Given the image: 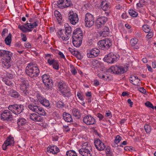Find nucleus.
<instances>
[{"label":"nucleus","mask_w":156,"mask_h":156,"mask_svg":"<svg viewBox=\"0 0 156 156\" xmlns=\"http://www.w3.org/2000/svg\"><path fill=\"white\" fill-rule=\"evenodd\" d=\"M57 6L61 9L67 8L72 5L70 0H59L57 2Z\"/></svg>","instance_id":"nucleus-11"},{"label":"nucleus","mask_w":156,"mask_h":156,"mask_svg":"<svg viewBox=\"0 0 156 156\" xmlns=\"http://www.w3.org/2000/svg\"><path fill=\"white\" fill-rule=\"evenodd\" d=\"M13 77V74L11 73V72H6L4 78H7L12 79Z\"/></svg>","instance_id":"nucleus-47"},{"label":"nucleus","mask_w":156,"mask_h":156,"mask_svg":"<svg viewBox=\"0 0 156 156\" xmlns=\"http://www.w3.org/2000/svg\"><path fill=\"white\" fill-rule=\"evenodd\" d=\"M107 18L105 17H101L98 18L96 21V26L99 28H100L101 25H104L107 21Z\"/></svg>","instance_id":"nucleus-23"},{"label":"nucleus","mask_w":156,"mask_h":156,"mask_svg":"<svg viewBox=\"0 0 156 156\" xmlns=\"http://www.w3.org/2000/svg\"><path fill=\"white\" fill-rule=\"evenodd\" d=\"M118 59V57L112 53H110L107 55H105L103 58V60L108 63L112 64L116 62Z\"/></svg>","instance_id":"nucleus-10"},{"label":"nucleus","mask_w":156,"mask_h":156,"mask_svg":"<svg viewBox=\"0 0 156 156\" xmlns=\"http://www.w3.org/2000/svg\"><path fill=\"white\" fill-rule=\"evenodd\" d=\"M58 55L60 56V58H63L65 60H66V59L65 57L63 54L60 51H59L58 53Z\"/></svg>","instance_id":"nucleus-59"},{"label":"nucleus","mask_w":156,"mask_h":156,"mask_svg":"<svg viewBox=\"0 0 156 156\" xmlns=\"http://www.w3.org/2000/svg\"><path fill=\"white\" fill-rule=\"evenodd\" d=\"M75 35H77V36L80 37V35L83 37V33L82 31L81 30L80 28H76L73 34L72 37H74Z\"/></svg>","instance_id":"nucleus-33"},{"label":"nucleus","mask_w":156,"mask_h":156,"mask_svg":"<svg viewBox=\"0 0 156 156\" xmlns=\"http://www.w3.org/2000/svg\"><path fill=\"white\" fill-rule=\"evenodd\" d=\"M127 70V67L126 68L122 66H112L109 69V71L113 73L119 74L124 73Z\"/></svg>","instance_id":"nucleus-8"},{"label":"nucleus","mask_w":156,"mask_h":156,"mask_svg":"<svg viewBox=\"0 0 156 156\" xmlns=\"http://www.w3.org/2000/svg\"><path fill=\"white\" fill-rule=\"evenodd\" d=\"M2 80L5 84L8 86H12L13 85L12 79L2 77Z\"/></svg>","instance_id":"nucleus-32"},{"label":"nucleus","mask_w":156,"mask_h":156,"mask_svg":"<svg viewBox=\"0 0 156 156\" xmlns=\"http://www.w3.org/2000/svg\"><path fill=\"white\" fill-rule=\"evenodd\" d=\"M20 85V88L23 94L25 96L28 95L29 94V92L27 89V85Z\"/></svg>","instance_id":"nucleus-28"},{"label":"nucleus","mask_w":156,"mask_h":156,"mask_svg":"<svg viewBox=\"0 0 156 156\" xmlns=\"http://www.w3.org/2000/svg\"><path fill=\"white\" fill-rule=\"evenodd\" d=\"M72 37V42L74 46L76 47H79L82 44L83 37L80 35V37H77V35H75Z\"/></svg>","instance_id":"nucleus-17"},{"label":"nucleus","mask_w":156,"mask_h":156,"mask_svg":"<svg viewBox=\"0 0 156 156\" xmlns=\"http://www.w3.org/2000/svg\"><path fill=\"white\" fill-rule=\"evenodd\" d=\"M57 107L58 108H62L64 107V104L62 101H58L56 103Z\"/></svg>","instance_id":"nucleus-49"},{"label":"nucleus","mask_w":156,"mask_h":156,"mask_svg":"<svg viewBox=\"0 0 156 156\" xmlns=\"http://www.w3.org/2000/svg\"><path fill=\"white\" fill-rule=\"evenodd\" d=\"M25 73L27 76L31 78L38 76L40 73V70L37 65L33 62L28 64L25 69Z\"/></svg>","instance_id":"nucleus-1"},{"label":"nucleus","mask_w":156,"mask_h":156,"mask_svg":"<svg viewBox=\"0 0 156 156\" xmlns=\"http://www.w3.org/2000/svg\"><path fill=\"white\" fill-rule=\"evenodd\" d=\"M148 33V34L146 36V38L147 40L152 38L154 36V33L152 31H151Z\"/></svg>","instance_id":"nucleus-51"},{"label":"nucleus","mask_w":156,"mask_h":156,"mask_svg":"<svg viewBox=\"0 0 156 156\" xmlns=\"http://www.w3.org/2000/svg\"><path fill=\"white\" fill-rule=\"evenodd\" d=\"M5 142L9 146H13L14 144V138L12 137H9Z\"/></svg>","instance_id":"nucleus-40"},{"label":"nucleus","mask_w":156,"mask_h":156,"mask_svg":"<svg viewBox=\"0 0 156 156\" xmlns=\"http://www.w3.org/2000/svg\"><path fill=\"white\" fill-rule=\"evenodd\" d=\"M38 96L37 100L42 105L45 107H48L50 105L49 101L43 97L41 94H40V95Z\"/></svg>","instance_id":"nucleus-20"},{"label":"nucleus","mask_w":156,"mask_h":156,"mask_svg":"<svg viewBox=\"0 0 156 156\" xmlns=\"http://www.w3.org/2000/svg\"><path fill=\"white\" fill-rule=\"evenodd\" d=\"M63 129L64 131L66 132H69L70 130V129L67 125L63 126Z\"/></svg>","instance_id":"nucleus-58"},{"label":"nucleus","mask_w":156,"mask_h":156,"mask_svg":"<svg viewBox=\"0 0 156 156\" xmlns=\"http://www.w3.org/2000/svg\"><path fill=\"white\" fill-rule=\"evenodd\" d=\"M58 88L60 92L68 87V86L63 81H60L58 84Z\"/></svg>","instance_id":"nucleus-31"},{"label":"nucleus","mask_w":156,"mask_h":156,"mask_svg":"<svg viewBox=\"0 0 156 156\" xmlns=\"http://www.w3.org/2000/svg\"><path fill=\"white\" fill-rule=\"evenodd\" d=\"M12 118V115L9 110H4L1 114V119L3 121H11Z\"/></svg>","instance_id":"nucleus-12"},{"label":"nucleus","mask_w":156,"mask_h":156,"mask_svg":"<svg viewBox=\"0 0 156 156\" xmlns=\"http://www.w3.org/2000/svg\"><path fill=\"white\" fill-rule=\"evenodd\" d=\"M129 80L130 82L136 86L139 85L140 80L136 76L132 75L129 77Z\"/></svg>","instance_id":"nucleus-22"},{"label":"nucleus","mask_w":156,"mask_h":156,"mask_svg":"<svg viewBox=\"0 0 156 156\" xmlns=\"http://www.w3.org/2000/svg\"><path fill=\"white\" fill-rule=\"evenodd\" d=\"M73 115L74 116L79 118L80 117V112L77 109L74 108L72 111Z\"/></svg>","instance_id":"nucleus-41"},{"label":"nucleus","mask_w":156,"mask_h":156,"mask_svg":"<svg viewBox=\"0 0 156 156\" xmlns=\"http://www.w3.org/2000/svg\"><path fill=\"white\" fill-rule=\"evenodd\" d=\"M98 45L99 49L105 51L110 48L112 45V42L110 39L106 38L99 41Z\"/></svg>","instance_id":"nucleus-6"},{"label":"nucleus","mask_w":156,"mask_h":156,"mask_svg":"<svg viewBox=\"0 0 156 156\" xmlns=\"http://www.w3.org/2000/svg\"><path fill=\"white\" fill-rule=\"evenodd\" d=\"M109 33V28L107 27H105L102 30L100 31L99 34L100 37H105L108 36Z\"/></svg>","instance_id":"nucleus-24"},{"label":"nucleus","mask_w":156,"mask_h":156,"mask_svg":"<svg viewBox=\"0 0 156 156\" xmlns=\"http://www.w3.org/2000/svg\"><path fill=\"white\" fill-rule=\"evenodd\" d=\"M84 123L87 125H94L96 122V121L94 118L90 115H85L83 119Z\"/></svg>","instance_id":"nucleus-14"},{"label":"nucleus","mask_w":156,"mask_h":156,"mask_svg":"<svg viewBox=\"0 0 156 156\" xmlns=\"http://www.w3.org/2000/svg\"><path fill=\"white\" fill-rule=\"evenodd\" d=\"M101 7L102 9L105 11H108L110 9L109 3H108L106 1H103L101 2Z\"/></svg>","instance_id":"nucleus-26"},{"label":"nucleus","mask_w":156,"mask_h":156,"mask_svg":"<svg viewBox=\"0 0 156 156\" xmlns=\"http://www.w3.org/2000/svg\"><path fill=\"white\" fill-rule=\"evenodd\" d=\"M10 95L12 97L16 98L20 96V95L17 92L14 90H11L10 92Z\"/></svg>","instance_id":"nucleus-39"},{"label":"nucleus","mask_w":156,"mask_h":156,"mask_svg":"<svg viewBox=\"0 0 156 156\" xmlns=\"http://www.w3.org/2000/svg\"><path fill=\"white\" fill-rule=\"evenodd\" d=\"M68 15L69 19L72 24L74 25L78 22L79 19L76 13L72 12H69Z\"/></svg>","instance_id":"nucleus-16"},{"label":"nucleus","mask_w":156,"mask_h":156,"mask_svg":"<svg viewBox=\"0 0 156 156\" xmlns=\"http://www.w3.org/2000/svg\"><path fill=\"white\" fill-rule=\"evenodd\" d=\"M29 22L30 23H27L24 25H19L18 28L23 32H30L32 30L31 29L36 28L39 23L38 20L32 18L29 19Z\"/></svg>","instance_id":"nucleus-3"},{"label":"nucleus","mask_w":156,"mask_h":156,"mask_svg":"<svg viewBox=\"0 0 156 156\" xmlns=\"http://www.w3.org/2000/svg\"><path fill=\"white\" fill-rule=\"evenodd\" d=\"M11 61L4 59L2 62V66L3 68L5 69H9L11 66Z\"/></svg>","instance_id":"nucleus-30"},{"label":"nucleus","mask_w":156,"mask_h":156,"mask_svg":"<svg viewBox=\"0 0 156 156\" xmlns=\"http://www.w3.org/2000/svg\"><path fill=\"white\" fill-rule=\"evenodd\" d=\"M65 29H60L58 31L57 35L59 38H61L63 41H66L71 36L72 28L68 24L65 25Z\"/></svg>","instance_id":"nucleus-2"},{"label":"nucleus","mask_w":156,"mask_h":156,"mask_svg":"<svg viewBox=\"0 0 156 156\" xmlns=\"http://www.w3.org/2000/svg\"><path fill=\"white\" fill-rule=\"evenodd\" d=\"M144 129L147 133H149L151 131V128L150 125L146 124L144 126Z\"/></svg>","instance_id":"nucleus-48"},{"label":"nucleus","mask_w":156,"mask_h":156,"mask_svg":"<svg viewBox=\"0 0 156 156\" xmlns=\"http://www.w3.org/2000/svg\"><path fill=\"white\" fill-rule=\"evenodd\" d=\"M28 108L30 110L37 113L40 115L46 116L47 115V113L44 109L37 105L30 104L28 105Z\"/></svg>","instance_id":"nucleus-5"},{"label":"nucleus","mask_w":156,"mask_h":156,"mask_svg":"<svg viewBox=\"0 0 156 156\" xmlns=\"http://www.w3.org/2000/svg\"><path fill=\"white\" fill-rule=\"evenodd\" d=\"M59 151V149L56 146H49L47 149V153L56 154Z\"/></svg>","instance_id":"nucleus-21"},{"label":"nucleus","mask_w":156,"mask_h":156,"mask_svg":"<svg viewBox=\"0 0 156 156\" xmlns=\"http://www.w3.org/2000/svg\"><path fill=\"white\" fill-rule=\"evenodd\" d=\"M99 82L97 79L94 80V86H97L99 85Z\"/></svg>","instance_id":"nucleus-64"},{"label":"nucleus","mask_w":156,"mask_h":156,"mask_svg":"<svg viewBox=\"0 0 156 156\" xmlns=\"http://www.w3.org/2000/svg\"><path fill=\"white\" fill-rule=\"evenodd\" d=\"M122 139V137L119 135H117L115 137L114 140V142L115 143H119Z\"/></svg>","instance_id":"nucleus-53"},{"label":"nucleus","mask_w":156,"mask_h":156,"mask_svg":"<svg viewBox=\"0 0 156 156\" xmlns=\"http://www.w3.org/2000/svg\"><path fill=\"white\" fill-rule=\"evenodd\" d=\"M94 145L96 148L99 151H104L106 148L105 144L102 142L99 139L94 140Z\"/></svg>","instance_id":"nucleus-15"},{"label":"nucleus","mask_w":156,"mask_h":156,"mask_svg":"<svg viewBox=\"0 0 156 156\" xmlns=\"http://www.w3.org/2000/svg\"><path fill=\"white\" fill-rule=\"evenodd\" d=\"M70 71L74 75L77 73V72L74 67L73 66L71 68Z\"/></svg>","instance_id":"nucleus-56"},{"label":"nucleus","mask_w":156,"mask_h":156,"mask_svg":"<svg viewBox=\"0 0 156 156\" xmlns=\"http://www.w3.org/2000/svg\"><path fill=\"white\" fill-rule=\"evenodd\" d=\"M51 65H53V68L55 69L56 70L58 69L59 65L57 61L54 60Z\"/></svg>","instance_id":"nucleus-50"},{"label":"nucleus","mask_w":156,"mask_h":156,"mask_svg":"<svg viewBox=\"0 0 156 156\" xmlns=\"http://www.w3.org/2000/svg\"><path fill=\"white\" fill-rule=\"evenodd\" d=\"M87 56L90 58L96 57L98 56L100 53L99 50L96 48L87 49Z\"/></svg>","instance_id":"nucleus-13"},{"label":"nucleus","mask_w":156,"mask_h":156,"mask_svg":"<svg viewBox=\"0 0 156 156\" xmlns=\"http://www.w3.org/2000/svg\"><path fill=\"white\" fill-rule=\"evenodd\" d=\"M60 92L64 97L68 98L70 97L72 95L70 89L69 87Z\"/></svg>","instance_id":"nucleus-25"},{"label":"nucleus","mask_w":156,"mask_h":156,"mask_svg":"<svg viewBox=\"0 0 156 156\" xmlns=\"http://www.w3.org/2000/svg\"><path fill=\"white\" fill-rule=\"evenodd\" d=\"M55 15L59 23L61 22L62 19V16L60 12L57 10H55L54 12Z\"/></svg>","instance_id":"nucleus-34"},{"label":"nucleus","mask_w":156,"mask_h":156,"mask_svg":"<svg viewBox=\"0 0 156 156\" xmlns=\"http://www.w3.org/2000/svg\"><path fill=\"white\" fill-rule=\"evenodd\" d=\"M30 118L31 120L36 122H42L44 121L43 117L35 113L30 114Z\"/></svg>","instance_id":"nucleus-19"},{"label":"nucleus","mask_w":156,"mask_h":156,"mask_svg":"<svg viewBox=\"0 0 156 156\" xmlns=\"http://www.w3.org/2000/svg\"><path fill=\"white\" fill-rule=\"evenodd\" d=\"M62 116L66 122H73V119L72 118V116L70 114L66 112H64L63 113Z\"/></svg>","instance_id":"nucleus-29"},{"label":"nucleus","mask_w":156,"mask_h":156,"mask_svg":"<svg viewBox=\"0 0 156 156\" xmlns=\"http://www.w3.org/2000/svg\"><path fill=\"white\" fill-rule=\"evenodd\" d=\"M146 106L148 107L151 108L152 109H154V107L152 104L149 101H147L145 103Z\"/></svg>","instance_id":"nucleus-55"},{"label":"nucleus","mask_w":156,"mask_h":156,"mask_svg":"<svg viewBox=\"0 0 156 156\" xmlns=\"http://www.w3.org/2000/svg\"><path fill=\"white\" fill-rule=\"evenodd\" d=\"M122 18L123 19H125L127 18L128 16L127 15L126 12H124L122 13L121 15Z\"/></svg>","instance_id":"nucleus-60"},{"label":"nucleus","mask_w":156,"mask_h":156,"mask_svg":"<svg viewBox=\"0 0 156 156\" xmlns=\"http://www.w3.org/2000/svg\"><path fill=\"white\" fill-rule=\"evenodd\" d=\"M8 109L13 114L18 115L23 112L24 110V106L22 105L15 104L9 105Z\"/></svg>","instance_id":"nucleus-7"},{"label":"nucleus","mask_w":156,"mask_h":156,"mask_svg":"<svg viewBox=\"0 0 156 156\" xmlns=\"http://www.w3.org/2000/svg\"><path fill=\"white\" fill-rule=\"evenodd\" d=\"M128 13L131 16L133 17H136L138 15V13L136 12L132 9L129 10Z\"/></svg>","instance_id":"nucleus-42"},{"label":"nucleus","mask_w":156,"mask_h":156,"mask_svg":"<svg viewBox=\"0 0 156 156\" xmlns=\"http://www.w3.org/2000/svg\"><path fill=\"white\" fill-rule=\"evenodd\" d=\"M50 79H51L49 75L45 74L42 76V80L43 83L46 82L47 81L49 80Z\"/></svg>","instance_id":"nucleus-46"},{"label":"nucleus","mask_w":156,"mask_h":156,"mask_svg":"<svg viewBox=\"0 0 156 156\" xmlns=\"http://www.w3.org/2000/svg\"><path fill=\"white\" fill-rule=\"evenodd\" d=\"M80 154L83 156H92V148L87 142L83 144L82 148L79 150Z\"/></svg>","instance_id":"nucleus-4"},{"label":"nucleus","mask_w":156,"mask_h":156,"mask_svg":"<svg viewBox=\"0 0 156 156\" xmlns=\"http://www.w3.org/2000/svg\"><path fill=\"white\" fill-rule=\"evenodd\" d=\"M77 96L78 97V98L81 101H83L84 100V98L81 94L79 92H77Z\"/></svg>","instance_id":"nucleus-57"},{"label":"nucleus","mask_w":156,"mask_h":156,"mask_svg":"<svg viewBox=\"0 0 156 156\" xmlns=\"http://www.w3.org/2000/svg\"><path fill=\"white\" fill-rule=\"evenodd\" d=\"M4 55L3 57L4 59H6L8 61H11V58L13 55V53L11 52L4 50Z\"/></svg>","instance_id":"nucleus-27"},{"label":"nucleus","mask_w":156,"mask_h":156,"mask_svg":"<svg viewBox=\"0 0 156 156\" xmlns=\"http://www.w3.org/2000/svg\"><path fill=\"white\" fill-rule=\"evenodd\" d=\"M20 85H26L27 84V80L24 79L23 78L20 79Z\"/></svg>","instance_id":"nucleus-54"},{"label":"nucleus","mask_w":156,"mask_h":156,"mask_svg":"<svg viewBox=\"0 0 156 156\" xmlns=\"http://www.w3.org/2000/svg\"><path fill=\"white\" fill-rule=\"evenodd\" d=\"M27 123V120L23 118L19 119L17 120V123L18 126L20 127L24 125Z\"/></svg>","instance_id":"nucleus-36"},{"label":"nucleus","mask_w":156,"mask_h":156,"mask_svg":"<svg viewBox=\"0 0 156 156\" xmlns=\"http://www.w3.org/2000/svg\"><path fill=\"white\" fill-rule=\"evenodd\" d=\"M43 83L46 87V88L48 89H51L53 85V82L51 79H50L49 80L47 81L46 82Z\"/></svg>","instance_id":"nucleus-35"},{"label":"nucleus","mask_w":156,"mask_h":156,"mask_svg":"<svg viewBox=\"0 0 156 156\" xmlns=\"http://www.w3.org/2000/svg\"><path fill=\"white\" fill-rule=\"evenodd\" d=\"M142 29L143 31L146 33H147L151 31V28L149 26L146 24L142 26Z\"/></svg>","instance_id":"nucleus-45"},{"label":"nucleus","mask_w":156,"mask_h":156,"mask_svg":"<svg viewBox=\"0 0 156 156\" xmlns=\"http://www.w3.org/2000/svg\"><path fill=\"white\" fill-rule=\"evenodd\" d=\"M45 56L46 59L47 60V62L50 65H51L54 59L52 58L51 55L50 54H45Z\"/></svg>","instance_id":"nucleus-37"},{"label":"nucleus","mask_w":156,"mask_h":156,"mask_svg":"<svg viewBox=\"0 0 156 156\" xmlns=\"http://www.w3.org/2000/svg\"><path fill=\"white\" fill-rule=\"evenodd\" d=\"M8 32V30L6 28L4 29H3L2 32V37L5 36V34L7 33Z\"/></svg>","instance_id":"nucleus-61"},{"label":"nucleus","mask_w":156,"mask_h":156,"mask_svg":"<svg viewBox=\"0 0 156 156\" xmlns=\"http://www.w3.org/2000/svg\"><path fill=\"white\" fill-rule=\"evenodd\" d=\"M105 116L108 117L109 118H110L112 117V115L111 112L110 111L107 112L105 114Z\"/></svg>","instance_id":"nucleus-62"},{"label":"nucleus","mask_w":156,"mask_h":156,"mask_svg":"<svg viewBox=\"0 0 156 156\" xmlns=\"http://www.w3.org/2000/svg\"><path fill=\"white\" fill-rule=\"evenodd\" d=\"M66 154L67 156H77L76 153L73 150L67 151Z\"/></svg>","instance_id":"nucleus-44"},{"label":"nucleus","mask_w":156,"mask_h":156,"mask_svg":"<svg viewBox=\"0 0 156 156\" xmlns=\"http://www.w3.org/2000/svg\"><path fill=\"white\" fill-rule=\"evenodd\" d=\"M12 35L11 33L6 37L5 40V44L8 45H10L12 41Z\"/></svg>","instance_id":"nucleus-38"},{"label":"nucleus","mask_w":156,"mask_h":156,"mask_svg":"<svg viewBox=\"0 0 156 156\" xmlns=\"http://www.w3.org/2000/svg\"><path fill=\"white\" fill-rule=\"evenodd\" d=\"M94 16L91 14L87 13L85 16V26L90 27L94 24Z\"/></svg>","instance_id":"nucleus-9"},{"label":"nucleus","mask_w":156,"mask_h":156,"mask_svg":"<svg viewBox=\"0 0 156 156\" xmlns=\"http://www.w3.org/2000/svg\"><path fill=\"white\" fill-rule=\"evenodd\" d=\"M35 97L33 98L30 97H28L29 99H28V104H32L34 103V105L38 104L39 101L37 100L38 96L40 95V93L37 92L35 94Z\"/></svg>","instance_id":"nucleus-18"},{"label":"nucleus","mask_w":156,"mask_h":156,"mask_svg":"<svg viewBox=\"0 0 156 156\" xmlns=\"http://www.w3.org/2000/svg\"><path fill=\"white\" fill-rule=\"evenodd\" d=\"M8 146H9V145L5 142L2 145V149L3 150H6L7 149V147Z\"/></svg>","instance_id":"nucleus-63"},{"label":"nucleus","mask_w":156,"mask_h":156,"mask_svg":"<svg viewBox=\"0 0 156 156\" xmlns=\"http://www.w3.org/2000/svg\"><path fill=\"white\" fill-rule=\"evenodd\" d=\"M138 40L136 38H132L130 41V43L132 46H134L137 44Z\"/></svg>","instance_id":"nucleus-52"},{"label":"nucleus","mask_w":156,"mask_h":156,"mask_svg":"<svg viewBox=\"0 0 156 156\" xmlns=\"http://www.w3.org/2000/svg\"><path fill=\"white\" fill-rule=\"evenodd\" d=\"M146 1L145 0H140L139 3L136 4V9H138V8L143 7L144 5L145 4Z\"/></svg>","instance_id":"nucleus-43"}]
</instances>
